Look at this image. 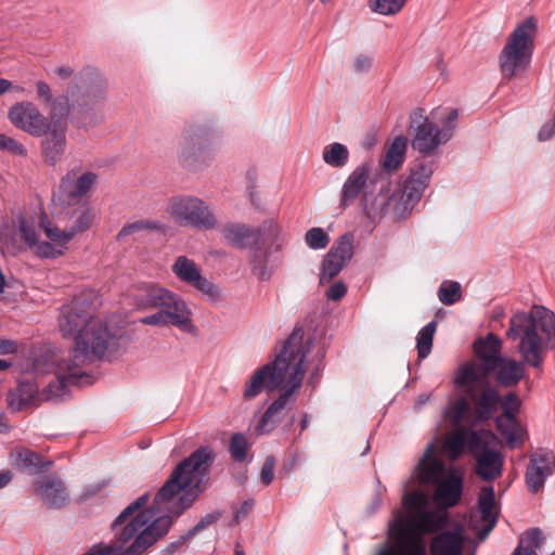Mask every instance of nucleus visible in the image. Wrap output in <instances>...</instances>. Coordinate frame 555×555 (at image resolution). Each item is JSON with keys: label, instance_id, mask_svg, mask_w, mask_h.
Listing matches in <instances>:
<instances>
[{"label": "nucleus", "instance_id": "nucleus-36", "mask_svg": "<svg viewBox=\"0 0 555 555\" xmlns=\"http://www.w3.org/2000/svg\"><path fill=\"white\" fill-rule=\"evenodd\" d=\"M467 436L468 433L463 428L451 433L442 446L444 453L452 460L457 459L465 450Z\"/></svg>", "mask_w": 555, "mask_h": 555}, {"label": "nucleus", "instance_id": "nucleus-23", "mask_svg": "<svg viewBox=\"0 0 555 555\" xmlns=\"http://www.w3.org/2000/svg\"><path fill=\"white\" fill-rule=\"evenodd\" d=\"M52 380V383H55ZM51 382L44 387L41 393L38 392L37 386L22 382L18 384L15 390L10 391L8 395V403L13 411H21L30 405H35L40 401L53 400L56 398H61L63 395L55 396L52 398H46L44 392L47 388L50 386Z\"/></svg>", "mask_w": 555, "mask_h": 555}, {"label": "nucleus", "instance_id": "nucleus-37", "mask_svg": "<svg viewBox=\"0 0 555 555\" xmlns=\"http://www.w3.org/2000/svg\"><path fill=\"white\" fill-rule=\"evenodd\" d=\"M322 158L332 167H343L348 162L349 152L344 144L335 142L323 149Z\"/></svg>", "mask_w": 555, "mask_h": 555}, {"label": "nucleus", "instance_id": "nucleus-43", "mask_svg": "<svg viewBox=\"0 0 555 555\" xmlns=\"http://www.w3.org/2000/svg\"><path fill=\"white\" fill-rule=\"evenodd\" d=\"M30 249L41 258H57L64 255L67 247H59L51 242L38 241Z\"/></svg>", "mask_w": 555, "mask_h": 555}, {"label": "nucleus", "instance_id": "nucleus-33", "mask_svg": "<svg viewBox=\"0 0 555 555\" xmlns=\"http://www.w3.org/2000/svg\"><path fill=\"white\" fill-rule=\"evenodd\" d=\"M406 151V139L403 137H397L389 149L386 152L383 167L387 171L397 170L403 163Z\"/></svg>", "mask_w": 555, "mask_h": 555}, {"label": "nucleus", "instance_id": "nucleus-47", "mask_svg": "<svg viewBox=\"0 0 555 555\" xmlns=\"http://www.w3.org/2000/svg\"><path fill=\"white\" fill-rule=\"evenodd\" d=\"M247 440L242 434H234L230 441V453L235 461L243 462L246 459Z\"/></svg>", "mask_w": 555, "mask_h": 555}, {"label": "nucleus", "instance_id": "nucleus-42", "mask_svg": "<svg viewBox=\"0 0 555 555\" xmlns=\"http://www.w3.org/2000/svg\"><path fill=\"white\" fill-rule=\"evenodd\" d=\"M438 298L444 305H453L461 298V285L457 282H444L438 291Z\"/></svg>", "mask_w": 555, "mask_h": 555}, {"label": "nucleus", "instance_id": "nucleus-22", "mask_svg": "<svg viewBox=\"0 0 555 555\" xmlns=\"http://www.w3.org/2000/svg\"><path fill=\"white\" fill-rule=\"evenodd\" d=\"M66 128L57 122L49 125L46 138L41 142L43 159L49 165H55L61 160L66 147Z\"/></svg>", "mask_w": 555, "mask_h": 555}, {"label": "nucleus", "instance_id": "nucleus-54", "mask_svg": "<svg viewBox=\"0 0 555 555\" xmlns=\"http://www.w3.org/2000/svg\"><path fill=\"white\" fill-rule=\"evenodd\" d=\"M36 89L38 99L41 100L44 105H49L53 101L51 88L47 82L41 80L37 81Z\"/></svg>", "mask_w": 555, "mask_h": 555}, {"label": "nucleus", "instance_id": "nucleus-1", "mask_svg": "<svg viewBox=\"0 0 555 555\" xmlns=\"http://www.w3.org/2000/svg\"><path fill=\"white\" fill-rule=\"evenodd\" d=\"M59 328L64 338L75 341L73 349L67 354L46 352L37 356L25 369L35 376L54 374L56 382L47 388L46 398L65 395L67 386L85 375L83 366L87 363L111 359L124 346V340L112 334L106 324L93 315L91 305L81 298L62 307Z\"/></svg>", "mask_w": 555, "mask_h": 555}, {"label": "nucleus", "instance_id": "nucleus-17", "mask_svg": "<svg viewBox=\"0 0 555 555\" xmlns=\"http://www.w3.org/2000/svg\"><path fill=\"white\" fill-rule=\"evenodd\" d=\"M173 274L183 283L194 287L209 299L216 300L220 296L219 288L202 275L197 264L185 256H179L172 267Z\"/></svg>", "mask_w": 555, "mask_h": 555}, {"label": "nucleus", "instance_id": "nucleus-55", "mask_svg": "<svg viewBox=\"0 0 555 555\" xmlns=\"http://www.w3.org/2000/svg\"><path fill=\"white\" fill-rule=\"evenodd\" d=\"M20 345L16 340L0 338V356L17 353Z\"/></svg>", "mask_w": 555, "mask_h": 555}, {"label": "nucleus", "instance_id": "nucleus-8", "mask_svg": "<svg viewBox=\"0 0 555 555\" xmlns=\"http://www.w3.org/2000/svg\"><path fill=\"white\" fill-rule=\"evenodd\" d=\"M457 117L456 109L436 108L427 115L424 108H415L410 115L413 150L425 156L431 155L451 139Z\"/></svg>", "mask_w": 555, "mask_h": 555}, {"label": "nucleus", "instance_id": "nucleus-12", "mask_svg": "<svg viewBox=\"0 0 555 555\" xmlns=\"http://www.w3.org/2000/svg\"><path fill=\"white\" fill-rule=\"evenodd\" d=\"M166 212L178 225L196 229H212L217 224V218L209 206L203 199L179 195L168 199Z\"/></svg>", "mask_w": 555, "mask_h": 555}, {"label": "nucleus", "instance_id": "nucleus-59", "mask_svg": "<svg viewBox=\"0 0 555 555\" xmlns=\"http://www.w3.org/2000/svg\"><path fill=\"white\" fill-rule=\"evenodd\" d=\"M74 69L69 66H60L56 68V75L62 79H68L72 77Z\"/></svg>", "mask_w": 555, "mask_h": 555}, {"label": "nucleus", "instance_id": "nucleus-50", "mask_svg": "<svg viewBox=\"0 0 555 555\" xmlns=\"http://www.w3.org/2000/svg\"><path fill=\"white\" fill-rule=\"evenodd\" d=\"M500 404L504 411L502 415L516 416L520 401L515 393L511 392L503 400H501Z\"/></svg>", "mask_w": 555, "mask_h": 555}, {"label": "nucleus", "instance_id": "nucleus-19", "mask_svg": "<svg viewBox=\"0 0 555 555\" xmlns=\"http://www.w3.org/2000/svg\"><path fill=\"white\" fill-rule=\"evenodd\" d=\"M475 548L462 529L442 531L430 543L431 555H475Z\"/></svg>", "mask_w": 555, "mask_h": 555}, {"label": "nucleus", "instance_id": "nucleus-5", "mask_svg": "<svg viewBox=\"0 0 555 555\" xmlns=\"http://www.w3.org/2000/svg\"><path fill=\"white\" fill-rule=\"evenodd\" d=\"M138 309L156 308L157 312L140 320L142 324L167 326L172 325L186 333H195L192 312L186 302L177 294L154 283H142L132 286L127 295Z\"/></svg>", "mask_w": 555, "mask_h": 555}, {"label": "nucleus", "instance_id": "nucleus-41", "mask_svg": "<svg viewBox=\"0 0 555 555\" xmlns=\"http://www.w3.org/2000/svg\"><path fill=\"white\" fill-rule=\"evenodd\" d=\"M468 411L469 405L467 401L463 398H460L449 405V408L443 413V417L453 426H459L466 417Z\"/></svg>", "mask_w": 555, "mask_h": 555}, {"label": "nucleus", "instance_id": "nucleus-49", "mask_svg": "<svg viewBox=\"0 0 555 555\" xmlns=\"http://www.w3.org/2000/svg\"><path fill=\"white\" fill-rule=\"evenodd\" d=\"M49 106L52 120L54 118L65 117L69 113L70 108L68 100L65 96L53 99Z\"/></svg>", "mask_w": 555, "mask_h": 555}, {"label": "nucleus", "instance_id": "nucleus-62", "mask_svg": "<svg viewBox=\"0 0 555 555\" xmlns=\"http://www.w3.org/2000/svg\"><path fill=\"white\" fill-rule=\"evenodd\" d=\"M13 88L12 82L8 79L0 78V95Z\"/></svg>", "mask_w": 555, "mask_h": 555}, {"label": "nucleus", "instance_id": "nucleus-16", "mask_svg": "<svg viewBox=\"0 0 555 555\" xmlns=\"http://www.w3.org/2000/svg\"><path fill=\"white\" fill-rule=\"evenodd\" d=\"M8 118L17 129L34 137L43 135L50 125L47 117L29 101L13 104L8 112Z\"/></svg>", "mask_w": 555, "mask_h": 555}, {"label": "nucleus", "instance_id": "nucleus-2", "mask_svg": "<svg viewBox=\"0 0 555 555\" xmlns=\"http://www.w3.org/2000/svg\"><path fill=\"white\" fill-rule=\"evenodd\" d=\"M403 506L405 513H398L390 525L393 545L378 555H426L424 535L444 526V515L428 509V495L422 491L404 494Z\"/></svg>", "mask_w": 555, "mask_h": 555}, {"label": "nucleus", "instance_id": "nucleus-3", "mask_svg": "<svg viewBox=\"0 0 555 555\" xmlns=\"http://www.w3.org/2000/svg\"><path fill=\"white\" fill-rule=\"evenodd\" d=\"M147 499V494L141 495L115 519L114 527L122 525L132 517L113 544L94 546L86 555H141L166 534L172 522L170 517H158L151 522L154 513L142 509Z\"/></svg>", "mask_w": 555, "mask_h": 555}, {"label": "nucleus", "instance_id": "nucleus-35", "mask_svg": "<svg viewBox=\"0 0 555 555\" xmlns=\"http://www.w3.org/2000/svg\"><path fill=\"white\" fill-rule=\"evenodd\" d=\"M39 227L42 229L51 243L59 247H66L67 243L73 240V233H69L68 229L61 230L44 215H42L40 218Z\"/></svg>", "mask_w": 555, "mask_h": 555}, {"label": "nucleus", "instance_id": "nucleus-11", "mask_svg": "<svg viewBox=\"0 0 555 555\" xmlns=\"http://www.w3.org/2000/svg\"><path fill=\"white\" fill-rule=\"evenodd\" d=\"M455 384L464 388L475 403L479 418H490L501 402L498 390L489 386V375L475 365H463L456 373Z\"/></svg>", "mask_w": 555, "mask_h": 555}, {"label": "nucleus", "instance_id": "nucleus-24", "mask_svg": "<svg viewBox=\"0 0 555 555\" xmlns=\"http://www.w3.org/2000/svg\"><path fill=\"white\" fill-rule=\"evenodd\" d=\"M36 493L51 508L62 507L68 500L63 481L52 476H46L36 481Z\"/></svg>", "mask_w": 555, "mask_h": 555}, {"label": "nucleus", "instance_id": "nucleus-39", "mask_svg": "<svg viewBox=\"0 0 555 555\" xmlns=\"http://www.w3.org/2000/svg\"><path fill=\"white\" fill-rule=\"evenodd\" d=\"M436 327L437 323L431 321L418 332L416 348L420 359H425L430 353Z\"/></svg>", "mask_w": 555, "mask_h": 555}, {"label": "nucleus", "instance_id": "nucleus-40", "mask_svg": "<svg viewBox=\"0 0 555 555\" xmlns=\"http://www.w3.org/2000/svg\"><path fill=\"white\" fill-rule=\"evenodd\" d=\"M408 0H369L367 5L374 13L380 15H396L398 14Z\"/></svg>", "mask_w": 555, "mask_h": 555}, {"label": "nucleus", "instance_id": "nucleus-32", "mask_svg": "<svg viewBox=\"0 0 555 555\" xmlns=\"http://www.w3.org/2000/svg\"><path fill=\"white\" fill-rule=\"evenodd\" d=\"M10 456L12 465L23 470L30 468L43 469L51 465V462L44 463L39 454L26 448H15Z\"/></svg>", "mask_w": 555, "mask_h": 555}, {"label": "nucleus", "instance_id": "nucleus-60", "mask_svg": "<svg viewBox=\"0 0 555 555\" xmlns=\"http://www.w3.org/2000/svg\"><path fill=\"white\" fill-rule=\"evenodd\" d=\"M12 473L10 470L0 472V489L4 488L12 480Z\"/></svg>", "mask_w": 555, "mask_h": 555}, {"label": "nucleus", "instance_id": "nucleus-9", "mask_svg": "<svg viewBox=\"0 0 555 555\" xmlns=\"http://www.w3.org/2000/svg\"><path fill=\"white\" fill-rule=\"evenodd\" d=\"M436 453L437 447L429 444L412 478H416L420 483L436 485L434 499L437 504L444 508L452 507L461 499L463 477L455 468L446 469Z\"/></svg>", "mask_w": 555, "mask_h": 555}, {"label": "nucleus", "instance_id": "nucleus-58", "mask_svg": "<svg viewBox=\"0 0 555 555\" xmlns=\"http://www.w3.org/2000/svg\"><path fill=\"white\" fill-rule=\"evenodd\" d=\"M254 505H255V502L253 500L245 501L242 504L241 508L236 512L235 518L240 519L241 517L246 516L247 513L253 508Z\"/></svg>", "mask_w": 555, "mask_h": 555}, {"label": "nucleus", "instance_id": "nucleus-13", "mask_svg": "<svg viewBox=\"0 0 555 555\" xmlns=\"http://www.w3.org/2000/svg\"><path fill=\"white\" fill-rule=\"evenodd\" d=\"M429 177L430 170L426 167H421L418 171L412 172L403 188L389 196L385 204L384 212L391 214L396 219L405 218L414 203L420 199Z\"/></svg>", "mask_w": 555, "mask_h": 555}, {"label": "nucleus", "instance_id": "nucleus-21", "mask_svg": "<svg viewBox=\"0 0 555 555\" xmlns=\"http://www.w3.org/2000/svg\"><path fill=\"white\" fill-rule=\"evenodd\" d=\"M553 473L550 452H535L530 455L526 472V482L532 493H538L544 486L545 478Z\"/></svg>", "mask_w": 555, "mask_h": 555}, {"label": "nucleus", "instance_id": "nucleus-25", "mask_svg": "<svg viewBox=\"0 0 555 555\" xmlns=\"http://www.w3.org/2000/svg\"><path fill=\"white\" fill-rule=\"evenodd\" d=\"M475 460L476 473L483 480H494L502 475L504 460L499 451L485 448L475 453Z\"/></svg>", "mask_w": 555, "mask_h": 555}, {"label": "nucleus", "instance_id": "nucleus-4", "mask_svg": "<svg viewBox=\"0 0 555 555\" xmlns=\"http://www.w3.org/2000/svg\"><path fill=\"white\" fill-rule=\"evenodd\" d=\"M313 348L311 338L305 339V332L296 327L285 341L281 352L270 364L271 386L281 390V395H288L293 401L294 393L300 388L305 373V363L318 362L324 358V349L318 347L310 357Z\"/></svg>", "mask_w": 555, "mask_h": 555}, {"label": "nucleus", "instance_id": "nucleus-20", "mask_svg": "<svg viewBox=\"0 0 555 555\" xmlns=\"http://www.w3.org/2000/svg\"><path fill=\"white\" fill-rule=\"evenodd\" d=\"M474 351L480 362H468L465 365H475L489 375L494 371L501 357V340L493 334H488L485 339H478L474 344Z\"/></svg>", "mask_w": 555, "mask_h": 555}, {"label": "nucleus", "instance_id": "nucleus-44", "mask_svg": "<svg viewBox=\"0 0 555 555\" xmlns=\"http://www.w3.org/2000/svg\"><path fill=\"white\" fill-rule=\"evenodd\" d=\"M305 241L312 249H323L328 245L330 237L322 228H312L307 231Z\"/></svg>", "mask_w": 555, "mask_h": 555}, {"label": "nucleus", "instance_id": "nucleus-10", "mask_svg": "<svg viewBox=\"0 0 555 555\" xmlns=\"http://www.w3.org/2000/svg\"><path fill=\"white\" fill-rule=\"evenodd\" d=\"M535 31L537 21L528 17L507 37L499 56L503 77L511 79L528 67L534 48Z\"/></svg>", "mask_w": 555, "mask_h": 555}, {"label": "nucleus", "instance_id": "nucleus-7", "mask_svg": "<svg viewBox=\"0 0 555 555\" xmlns=\"http://www.w3.org/2000/svg\"><path fill=\"white\" fill-rule=\"evenodd\" d=\"M507 334L519 339L524 361L537 367L542 363L544 344L555 334L554 313L542 306L532 307L528 313L518 312L511 318Z\"/></svg>", "mask_w": 555, "mask_h": 555}, {"label": "nucleus", "instance_id": "nucleus-29", "mask_svg": "<svg viewBox=\"0 0 555 555\" xmlns=\"http://www.w3.org/2000/svg\"><path fill=\"white\" fill-rule=\"evenodd\" d=\"M292 401L288 400V395H280L271 405L267 409L256 427L258 435H266L271 433L278 425L281 418V413Z\"/></svg>", "mask_w": 555, "mask_h": 555}, {"label": "nucleus", "instance_id": "nucleus-38", "mask_svg": "<svg viewBox=\"0 0 555 555\" xmlns=\"http://www.w3.org/2000/svg\"><path fill=\"white\" fill-rule=\"evenodd\" d=\"M93 221V212L88 207H77L73 210L70 216V223L68 225L69 233H73V237L86 230H88Z\"/></svg>", "mask_w": 555, "mask_h": 555}, {"label": "nucleus", "instance_id": "nucleus-53", "mask_svg": "<svg viewBox=\"0 0 555 555\" xmlns=\"http://www.w3.org/2000/svg\"><path fill=\"white\" fill-rule=\"evenodd\" d=\"M4 141L5 142L3 144V150H5L14 155H20V156L26 155L27 151L21 142L16 141L15 139L8 137V135H5Z\"/></svg>", "mask_w": 555, "mask_h": 555}, {"label": "nucleus", "instance_id": "nucleus-61", "mask_svg": "<svg viewBox=\"0 0 555 555\" xmlns=\"http://www.w3.org/2000/svg\"><path fill=\"white\" fill-rule=\"evenodd\" d=\"M149 228H155V225L147 221L146 222L141 221V222L131 224L129 228H125L124 231H128V230L133 231V230H140V229H149Z\"/></svg>", "mask_w": 555, "mask_h": 555}, {"label": "nucleus", "instance_id": "nucleus-30", "mask_svg": "<svg viewBox=\"0 0 555 555\" xmlns=\"http://www.w3.org/2000/svg\"><path fill=\"white\" fill-rule=\"evenodd\" d=\"M496 379L505 386H514L524 377L525 366L522 362H517L513 359L501 358L496 367Z\"/></svg>", "mask_w": 555, "mask_h": 555}, {"label": "nucleus", "instance_id": "nucleus-64", "mask_svg": "<svg viewBox=\"0 0 555 555\" xmlns=\"http://www.w3.org/2000/svg\"><path fill=\"white\" fill-rule=\"evenodd\" d=\"M191 156V153L189 150L184 149L181 153V157L184 159V162H188Z\"/></svg>", "mask_w": 555, "mask_h": 555}, {"label": "nucleus", "instance_id": "nucleus-46", "mask_svg": "<svg viewBox=\"0 0 555 555\" xmlns=\"http://www.w3.org/2000/svg\"><path fill=\"white\" fill-rule=\"evenodd\" d=\"M17 231L21 238L28 245L29 248L39 241L34 222L26 218L18 220Z\"/></svg>", "mask_w": 555, "mask_h": 555}, {"label": "nucleus", "instance_id": "nucleus-18", "mask_svg": "<svg viewBox=\"0 0 555 555\" xmlns=\"http://www.w3.org/2000/svg\"><path fill=\"white\" fill-rule=\"evenodd\" d=\"M353 238L350 234L340 236L331 247L322 263L320 283H328L335 278L353 255Z\"/></svg>", "mask_w": 555, "mask_h": 555}, {"label": "nucleus", "instance_id": "nucleus-26", "mask_svg": "<svg viewBox=\"0 0 555 555\" xmlns=\"http://www.w3.org/2000/svg\"><path fill=\"white\" fill-rule=\"evenodd\" d=\"M478 506L480 511V518L483 522V529L480 532V538L485 539L495 526L498 517L494 490L492 487H485L481 489Z\"/></svg>", "mask_w": 555, "mask_h": 555}, {"label": "nucleus", "instance_id": "nucleus-6", "mask_svg": "<svg viewBox=\"0 0 555 555\" xmlns=\"http://www.w3.org/2000/svg\"><path fill=\"white\" fill-rule=\"evenodd\" d=\"M212 452L208 448H199L183 460L171 473L170 478L158 491L155 502L162 504L178 498L176 506L170 511L180 515L196 498L207 475Z\"/></svg>", "mask_w": 555, "mask_h": 555}, {"label": "nucleus", "instance_id": "nucleus-45", "mask_svg": "<svg viewBox=\"0 0 555 555\" xmlns=\"http://www.w3.org/2000/svg\"><path fill=\"white\" fill-rule=\"evenodd\" d=\"M225 238L233 245L243 246L250 236V230L244 224H232L224 230Z\"/></svg>", "mask_w": 555, "mask_h": 555}, {"label": "nucleus", "instance_id": "nucleus-27", "mask_svg": "<svg viewBox=\"0 0 555 555\" xmlns=\"http://www.w3.org/2000/svg\"><path fill=\"white\" fill-rule=\"evenodd\" d=\"M367 178L369 169L365 166H360L350 173L343 186L340 199L343 207L349 206L360 195L366 184Z\"/></svg>", "mask_w": 555, "mask_h": 555}, {"label": "nucleus", "instance_id": "nucleus-14", "mask_svg": "<svg viewBox=\"0 0 555 555\" xmlns=\"http://www.w3.org/2000/svg\"><path fill=\"white\" fill-rule=\"evenodd\" d=\"M98 175L92 171L73 169L62 177L57 190L53 193L55 208L75 206L93 189Z\"/></svg>", "mask_w": 555, "mask_h": 555}, {"label": "nucleus", "instance_id": "nucleus-63", "mask_svg": "<svg viewBox=\"0 0 555 555\" xmlns=\"http://www.w3.org/2000/svg\"><path fill=\"white\" fill-rule=\"evenodd\" d=\"M11 366V362L0 359V372L7 371Z\"/></svg>", "mask_w": 555, "mask_h": 555}, {"label": "nucleus", "instance_id": "nucleus-52", "mask_svg": "<svg viewBox=\"0 0 555 555\" xmlns=\"http://www.w3.org/2000/svg\"><path fill=\"white\" fill-rule=\"evenodd\" d=\"M274 466H275L274 459L271 456L267 457L262 465L261 474H260L261 481L264 485H270L272 482L273 474H274Z\"/></svg>", "mask_w": 555, "mask_h": 555}, {"label": "nucleus", "instance_id": "nucleus-34", "mask_svg": "<svg viewBox=\"0 0 555 555\" xmlns=\"http://www.w3.org/2000/svg\"><path fill=\"white\" fill-rule=\"evenodd\" d=\"M543 541L544 537L541 530L532 528L521 535L519 544L512 555H538L537 550L541 547Z\"/></svg>", "mask_w": 555, "mask_h": 555}, {"label": "nucleus", "instance_id": "nucleus-48", "mask_svg": "<svg viewBox=\"0 0 555 555\" xmlns=\"http://www.w3.org/2000/svg\"><path fill=\"white\" fill-rule=\"evenodd\" d=\"M373 65V55L366 52H360L350 60V68L353 73L361 74L367 72Z\"/></svg>", "mask_w": 555, "mask_h": 555}, {"label": "nucleus", "instance_id": "nucleus-28", "mask_svg": "<svg viewBox=\"0 0 555 555\" xmlns=\"http://www.w3.org/2000/svg\"><path fill=\"white\" fill-rule=\"evenodd\" d=\"M270 379V364H266L256 370L245 384L243 391L244 399L251 400L260 395L263 390H276L275 387L271 386Z\"/></svg>", "mask_w": 555, "mask_h": 555}, {"label": "nucleus", "instance_id": "nucleus-56", "mask_svg": "<svg viewBox=\"0 0 555 555\" xmlns=\"http://www.w3.org/2000/svg\"><path fill=\"white\" fill-rule=\"evenodd\" d=\"M555 132V118L546 122L539 131V140L545 141L553 137Z\"/></svg>", "mask_w": 555, "mask_h": 555}, {"label": "nucleus", "instance_id": "nucleus-31", "mask_svg": "<svg viewBox=\"0 0 555 555\" xmlns=\"http://www.w3.org/2000/svg\"><path fill=\"white\" fill-rule=\"evenodd\" d=\"M496 428L511 448L520 446L525 440V430L516 416L500 415Z\"/></svg>", "mask_w": 555, "mask_h": 555}, {"label": "nucleus", "instance_id": "nucleus-15", "mask_svg": "<svg viewBox=\"0 0 555 555\" xmlns=\"http://www.w3.org/2000/svg\"><path fill=\"white\" fill-rule=\"evenodd\" d=\"M77 85L83 89L82 102L78 105V118L82 126L94 124V107L102 102L107 93L105 80L96 72H87L76 77Z\"/></svg>", "mask_w": 555, "mask_h": 555}, {"label": "nucleus", "instance_id": "nucleus-51", "mask_svg": "<svg viewBox=\"0 0 555 555\" xmlns=\"http://www.w3.org/2000/svg\"><path fill=\"white\" fill-rule=\"evenodd\" d=\"M347 293V286L345 283L338 281L332 284L325 292V296L327 299L333 301L340 300Z\"/></svg>", "mask_w": 555, "mask_h": 555}, {"label": "nucleus", "instance_id": "nucleus-57", "mask_svg": "<svg viewBox=\"0 0 555 555\" xmlns=\"http://www.w3.org/2000/svg\"><path fill=\"white\" fill-rule=\"evenodd\" d=\"M262 232L275 235L280 232V225L276 222H274L273 220H270V221L263 223Z\"/></svg>", "mask_w": 555, "mask_h": 555}]
</instances>
